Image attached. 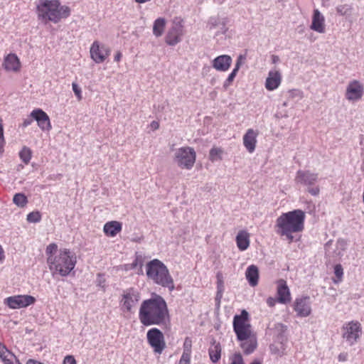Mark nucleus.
<instances>
[{"label": "nucleus", "mask_w": 364, "mask_h": 364, "mask_svg": "<svg viewBox=\"0 0 364 364\" xmlns=\"http://www.w3.org/2000/svg\"><path fill=\"white\" fill-rule=\"evenodd\" d=\"M27 220L29 223H38L41 219V215L38 211L31 212L27 215Z\"/></svg>", "instance_id": "a19ab883"}, {"label": "nucleus", "mask_w": 364, "mask_h": 364, "mask_svg": "<svg viewBox=\"0 0 364 364\" xmlns=\"http://www.w3.org/2000/svg\"><path fill=\"white\" fill-rule=\"evenodd\" d=\"M334 274L339 279H341L343 272L341 264H336L334 267Z\"/></svg>", "instance_id": "de8ad7c7"}, {"label": "nucleus", "mask_w": 364, "mask_h": 364, "mask_svg": "<svg viewBox=\"0 0 364 364\" xmlns=\"http://www.w3.org/2000/svg\"><path fill=\"white\" fill-rule=\"evenodd\" d=\"M287 342L275 340L269 346L272 354L278 357H282L287 354Z\"/></svg>", "instance_id": "a878e982"}, {"label": "nucleus", "mask_w": 364, "mask_h": 364, "mask_svg": "<svg viewBox=\"0 0 364 364\" xmlns=\"http://www.w3.org/2000/svg\"><path fill=\"white\" fill-rule=\"evenodd\" d=\"M144 264V257L143 255L139 252H136L135 254V258L131 265V269H135L136 267H139L140 268L142 267Z\"/></svg>", "instance_id": "58836bf2"}, {"label": "nucleus", "mask_w": 364, "mask_h": 364, "mask_svg": "<svg viewBox=\"0 0 364 364\" xmlns=\"http://www.w3.org/2000/svg\"><path fill=\"white\" fill-rule=\"evenodd\" d=\"M19 156L26 164H28L31 159V149L28 147H23L19 153Z\"/></svg>", "instance_id": "e433bc0d"}, {"label": "nucleus", "mask_w": 364, "mask_h": 364, "mask_svg": "<svg viewBox=\"0 0 364 364\" xmlns=\"http://www.w3.org/2000/svg\"><path fill=\"white\" fill-rule=\"evenodd\" d=\"M277 302H278L277 299L273 297H268L267 299V304L269 307L274 306Z\"/></svg>", "instance_id": "603ef678"}, {"label": "nucleus", "mask_w": 364, "mask_h": 364, "mask_svg": "<svg viewBox=\"0 0 364 364\" xmlns=\"http://www.w3.org/2000/svg\"><path fill=\"white\" fill-rule=\"evenodd\" d=\"M140 298L141 295L139 291L134 287L123 290L120 299L122 311L126 313H132L133 309L137 306Z\"/></svg>", "instance_id": "1a4fd4ad"}, {"label": "nucleus", "mask_w": 364, "mask_h": 364, "mask_svg": "<svg viewBox=\"0 0 364 364\" xmlns=\"http://www.w3.org/2000/svg\"><path fill=\"white\" fill-rule=\"evenodd\" d=\"M178 364H191V359L180 358Z\"/></svg>", "instance_id": "4d7b16f0"}, {"label": "nucleus", "mask_w": 364, "mask_h": 364, "mask_svg": "<svg viewBox=\"0 0 364 364\" xmlns=\"http://www.w3.org/2000/svg\"><path fill=\"white\" fill-rule=\"evenodd\" d=\"M97 285L102 287L105 290V279L102 275L99 274L97 278Z\"/></svg>", "instance_id": "09e8293b"}, {"label": "nucleus", "mask_w": 364, "mask_h": 364, "mask_svg": "<svg viewBox=\"0 0 364 364\" xmlns=\"http://www.w3.org/2000/svg\"><path fill=\"white\" fill-rule=\"evenodd\" d=\"M287 330V326L277 323L274 325V333L275 335V340L287 342V337L286 336V332Z\"/></svg>", "instance_id": "7c9ffc66"}, {"label": "nucleus", "mask_w": 364, "mask_h": 364, "mask_svg": "<svg viewBox=\"0 0 364 364\" xmlns=\"http://www.w3.org/2000/svg\"><path fill=\"white\" fill-rule=\"evenodd\" d=\"M47 263L53 274H58L62 277H66L74 269L77 257L75 253L69 249H60L55 255L47 257Z\"/></svg>", "instance_id": "20e7f679"}, {"label": "nucleus", "mask_w": 364, "mask_h": 364, "mask_svg": "<svg viewBox=\"0 0 364 364\" xmlns=\"http://www.w3.org/2000/svg\"><path fill=\"white\" fill-rule=\"evenodd\" d=\"M232 58L228 55H221L212 61V66L216 70L225 72L229 70L232 64Z\"/></svg>", "instance_id": "aec40b11"}, {"label": "nucleus", "mask_w": 364, "mask_h": 364, "mask_svg": "<svg viewBox=\"0 0 364 364\" xmlns=\"http://www.w3.org/2000/svg\"><path fill=\"white\" fill-rule=\"evenodd\" d=\"M0 358L4 364H21L15 355L1 343H0Z\"/></svg>", "instance_id": "393cba45"}, {"label": "nucleus", "mask_w": 364, "mask_h": 364, "mask_svg": "<svg viewBox=\"0 0 364 364\" xmlns=\"http://www.w3.org/2000/svg\"><path fill=\"white\" fill-rule=\"evenodd\" d=\"M364 93V87L361 82L358 80L350 82L346 87V98L352 102L360 100Z\"/></svg>", "instance_id": "4468645a"}, {"label": "nucleus", "mask_w": 364, "mask_h": 364, "mask_svg": "<svg viewBox=\"0 0 364 364\" xmlns=\"http://www.w3.org/2000/svg\"><path fill=\"white\" fill-rule=\"evenodd\" d=\"M217 278V297H221L222 293L224 290V282H223V277L220 272H218L216 274Z\"/></svg>", "instance_id": "4c0bfd02"}, {"label": "nucleus", "mask_w": 364, "mask_h": 364, "mask_svg": "<svg viewBox=\"0 0 364 364\" xmlns=\"http://www.w3.org/2000/svg\"><path fill=\"white\" fill-rule=\"evenodd\" d=\"M33 119H34L32 118L31 116L25 119L23 122L22 127H26L29 126L33 122Z\"/></svg>", "instance_id": "864d4df0"}, {"label": "nucleus", "mask_w": 364, "mask_h": 364, "mask_svg": "<svg viewBox=\"0 0 364 364\" xmlns=\"http://www.w3.org/2000/svg\"><path fill=\"white\" fill-rule=\"evenodd\" d=\"M230 364H245L242 355L240 353H235L230 356Z\"/></svg>", "instance_id": "ea45409f"}, {"label": "nucleus", "mask_w": 364, "mask_h": 364, "mask_svg": "<svg viewBox=\"0 0 364 364\" xmlns=\"http://www.w3.org/2000/svg\"><path fill=\"white\" fill-rule=\"evenodd\" d=\"M304 220L305 213L301 210L284 213L275 221L274 232L290 244L295 240V235L304 230Z\"/></svg>", "instance_id": "f257e3e1"}, {"label": "nucleus", "mask_w": 364, "mask_h": 364, "mask_svg": "<svg viewBox=\"0 0 364 364\" xmlns=\"http://www.w3.org/2000/svg\"><path fill=\"white\" fill-rule=\"evenodd\" d=\"M222 347L219 342L213 338L208 348V355L213 363H217L221 358Z\"/></svg>", "instance_id": "b1692460"}, {"label": "nucleus", "mask_w": 364, "mask_h": 364, "mask_svg": "<svg viewBox=\"0 0 364 364\" xmlns=\"http://www.w3.org/2000/svg\"><path fill=\"white\" fill-rule=\"evenodd\" d=\"M308 192L312 196H317L320 192V189L318 186H311L308 187Z\"/></svg>", "instance_id": "8fccbe9b"}, {"label": "nucleus", "mask_w": 364, "mask_h": 364, "mask_svg": "<svg viewBox=\"0 0 364 364\" xmlns=\"http://www.w3.org/2000/svg\"><path fill=\"white\" fill-rule=\"evenodd\" d=\"M282 74L279 70H272L265 80V87L269 91L276 90L281 84Z\"/></svg>", "instance_id": "6ab92c4d"}, {"label": "nucleus", "mask_w": 364, "mask_h": 364, "mask_svg": "<svg viewBox=\"0 0 364 364\" xmlns=\"http://www.w3.org/2000/svg\"><path fill=\"white\" fill-rule=\"evenodd\" d=\"M244 60H245V57L243 55H239L237 59V61H236V63L235 65V68H233V70L238 72L241 65L244 63Z\"/></svg>", "instance_id": "49530a36"}, {"label": "nucleus", "mask_w": 364, "mask_h": 364, "mask_svg": "<svg viewBox=\"0 0 364 364\" xmlns=\"http://www.w3.org/2000/svg\"><path fill=\"white\" fill-rule=\"evenodd\" d=\"M73 90L78 99V100H80L82 99V91L81 88L78 86V85L75 82H73L72 84Z\"/></svg>", "instance_id": "a18cd8bd"}, {"label": "nucleus", "mask_w": 364, "mask_h": 364, "mask_svg": "<svg viewBox=\"0 0 364 364\" xmlns=\"http://www.w3.org/2000/svg\"><path fill=\"white\" fill-rule=\"evenodd\" d=\"M166 26V20L164 18H156L153 25V33L156 37H160L164 33Z\"/></svg>", "instance_id": "2f4dec72"}, {"label": "nucleus", "mask_w": 364, "mask_h": 364, "mask_svg": "<svg viewBox=\"0 0 364 364\" xmlns=\"http://www.w3.org/2000/svg\"><path fill=\"white\" fill-rule=\"evenodd\" d=\"M150 127L153 130H156L159 128V124L156 121H153L151 122Z\"/></svg>", "instance_id": "6e6d98bb"}, {"label": "nucleus", "mask_w": 364, "mask_h": 364, "mask_svg": "<svg viewBox=\"0 0 364 364\" xmlns=\"http://www.w3.org/2000/svg\"><path fill=\"white\" fill-rule=\"evenodd\" d=\"M237 73L238 72L232 70V72L229 74L228 77L223 83V88L225 90H226L232 84Z\"/></svg>", "instance_id": "79ce46f5"}, {"label": "nucleus", "mask_w": 364, "mask_h": 364, "mask_svg": "<svg viewBox=\"0 0 364 364\" xmlns=\"http://www.w3.org/2000/svg\"><path fill=\"white\" fill-rule=\"evenodd\" d=\"M196 159V153L190 146L181 147L176 150L173 161L181 168L190 170L193 168Z\"/></svg>", "instance_id": "0eeeda50"}, {"label": "nucleus", "mask_w": 364, "mask_h": 364, "mask_svg": "<svg viewBox=\"0 0 364 364\" xmlns=\"http://www.w3.org/2000/svg\"><path fill=\"white\" fill-rule=\"evenodd\" d=\"M348 354L346 353H341L338 355V359L340 362H345L347 360Z\"/></svg>", "instance_id": "5fc2aeb1"}, {"label": "nucleus", "mask_w": 364, "mask_h": 364, "mask_svg": "<svg viewBox=\"0 0 364 364\" xmlns=\"http://www.w3.org/2000/svg\"><path fill=\"white\" fill-rule=\"evenodd\" d=\"M31 117L38 123V126L43 131L51 129L50 121L48 115L41 109H35L31 112Z\"/></svg>", "instance_id": "dca6fc26"}, {"label": "nucleus", "mask_w": 364, "mask_h": 364, "mask_svg": "<svg viewBox=\"0 0 364 364\" xmlns=\"http://www.w3.org/2000/svg\"><path fill=\"white\" fill-rule=\"evenodd\" d=\"M257 135V131L248 129L243 136V145L250 153L255 150Z\"/></svg>", "instance_id": "4be33fe9"}, {"label": "nucleus", "mask_w": 364, "mask_h": 364, "mask_svg": "<svg viewBox=\"0 0 364 364\" xmlns=\"http://www.w3.org/2000/svg\"><path fill=\"white\" fill-rule=\"evenodd\" d=\"M148 343L155 353L161 354L166 348V342L163 333L156 328L149 329L146 333Z\"/></svg>", "instance_id": "9d476101"}, {"label": "nucleus", "mask_w": 364, "mask_h": 364, "mask_svg": "<svg viewBox=\"0 0 364 364\" xmlns=\"http://www.w3.org/2000/svg\"><path fill=\"white\" fill-rule=\"evenodd\" d=\"M293 307L297 316L307 317L311 313L310 297L306 296L296 298Z\"/></svg>", "instance_id": "2eb2a0df"}, {"label": "nucleus", "mask_w": 364, "mask_h": 364, "mask_svg": "<svg viewBox=\"0 0 364 364\" xmlns=\"http://www.w3.org/2000/svg\"><path fill=\"white\" fill-rule=\"evenodd\" d=\"M310 28L311 30L319 33H323L325 32V18L318 9L314 10L312 22Z\"/></svg>", "instance_id": "5701e85b"}, {"label": "nucleus", "mask_w": 364, "mask_h": 364, "mask_svg": "<svg viewBox=\"0 0 364 364\" xmlns=\"http://www.w3.org/2000/svg\"><path fill=\"white\" fill-rule=\"evenodd\" d=\"M2 66L6 71L18 72L21 68V62L16 54L10 53L5 56Z\"/></svg>", "instance_id": "412c9836"}, {"label": "nucleus", "mask_w": 364, "mask_h": 364, "mask_svg": "<svg viewBox=\"0 0 364 364\" xmlns=\"http://www.w3.org/2000/svg\"><path fill=\"white\" fill-rule=\"evenodd\" d=\"M139 318L144 326L161 325L168 319V311L165 300L155 295L144 300L140 306Z\"/></svg>", "instance_id": "f03ea898"}, {"label": "nucleus", "mask_w": 364, "mask_h": 364, "mask_svg": "<svg viewBox=\"0 0 364 364\" xmlns=\"http://www.w3.org/2000/svg\"><path fill=\"white\" fill-rule=\"evenodd\" d=\"M223 151L220 148L213 147L210 150L209 159L212 161H220L222 159Z\"/></svg>", "instance_id": "473e14b6"}, {"label": "nucleus", "mask_w": 364, "mask_h": 364, "mask_svg": "<svg viewBox=\"0 0 364 364\" xmlns=\"http://www.w3.org/2000/svg\"><path fill=\"white\" fill-rule=\"evenodd\" d=\"M277 294L279 303L286 304L291 301V293L285 280L279 279L277 282Z\"/></svg>", "instance_id": "f3484780"}, {"label": "nucleus", "mask_w": 364, "mask_h": 364, "mask_svg": "<svg viewBox=\"0 0 364 364\" xmlns=\"http://www.w3.org/2000/svg\"><path fill=\"white\" fill-rule=\"evenodd\" d=\"M341 331L345 342L353 346L358 342L362 336V326L358 321H351L343 324Z\"/></svg>", "instance_id": "6e6552de"}, {"label": "nucleus", "mask_w": 364, "mask_h": 364, "mask_svg": "<svg viewBox=\"0 0 364 364\" xmlns=\"http://www.w3.org/2000/svg\"><path fill=\"white\" fill-rule=\"evenodd\" d=\"M13 202L17 206L23 208L24 207L27 203L28 199L26 196L23 193H16L13 198Z\"/></svg>", "instance_id": "72a5a7b5"}, {"label": "nucleus", "mask_w": 364, "mask_h": 364, "mask_svg": "<svg viewBox=\"0 0 364 364\" xmlns=\"http://www.w3.org/2000/svg\"><path fill=\"white\" fill-rule=\"evenodd\" d=\"M63 364H76V360L73 355H67L64 358Z\"/></svg>", "instance_id": "3c124183"}, {"label": "nucleus", "mask_w": 364, "mask_h": 364, "mask_svg": "<svg viewBox=\"0 0 364 364\" xmlns=\"http://www.w3.org/2000/svg\"><path fill=\"white\" fill-rule=\"evenodd\" d=\"M236 243L240 250H246L250 246V234L245 230L240 231L236 236Z\"/></svg>", "instance_id": "bb28decb"}, {"label": "nucleus", "mask_w": 364, "mask_h": 364, "mask_svg": "<svg viewBox=\"0 0 364 364\" xmlns=\"http://www.w3.org/2000/svg\"><path fill=\"white\" fill-rule=\"evenodd\" d=\"M208 26L210 30L220 26V31L216 33L217 35L220 33L224 34L228 30L226 28V20L225 18L220 19L217 17H211L208 21Z\"/></svg>", "instance_id": "c756f323"}, {"label": "nucleus", "mask_w": 364, "mask_h": 364, "mask_svg": "<svg viewBox=\"0 0 364 364\" xmlns=\"http://www.w3.org/2000/svg\"><path fill=\"white\" fill-rule=\"evenodd\" d=\"M250 364H262L261 362L258 360H253Z\"/></svg>", "instance_id": "e2e57ef3"}, {"label": "nucleus", "mask_w": 364, "mask_h": 364, "mask_svg": "<svg viewBox=\"0 0 364 364\" xmlns=\"http://www.w3.org/2000/svg\"><path fill=\"white\" fill-rule=\"evenodd\" d=\"M288 93H289V97L291 99H294L296 97H298L299 99H301L303 97V92L299 90H296V89L291 90L289 91Z\"/></svg>", "instance_id": "c03bdc74"}, {"label": "nucleus", "mask_w": 364, "mask_h": 364, "mask_svg": "<svg viewBox=\"0 0 364 364\" xmlns=\"http://www.w3.org/2000/svg\"><path fill=\"white\" fill-rule=\"evenodd\" d=\"M37 12L38 19L45 23L52 21L56 23L70 15V8L60 6L58 0H39Z\"/></svg>", "instance_id": "39448f33"}, {"label": "nucleus", "mask_w": 364, "mask_h": 364, "mask_svg": "<svg viewBox=\"0 0 364 364\" xmlns=\"http://www.w3.org/2000/svg\"><path fill=\"white\" fill-rule=\"evenodd\" d=\"M36 299L30 295H16L7 297L4 299V304L11 309H21L33 304Z\"/></svg>", "instance_id": "9b49d317"}, {"label": "nucleus", "mask_w": 364, "mask_h": 364, "mask_svg": "<svg viewBox=\"0 0 364 364\" xmlns=\"http://www.w3.org/2000/svg\"><path fill=\"white\" fill-rule=\"evenodd\" d=\"M122 56V55L121 52H119V51L117 52V53L114 55V60L117 62H119L121 60Z\"/></svg>", "instance_id": "13d9d810"}, {"label": "nucleus", "mask_w": 364, "mask_h": 364, "mask_svg": "<svg viewBox=\"0 0 364 364\" xmlns=\"http://www.w3.org/2000/svg\"><path fill=\"white\" fill-rule=\"evenodd\" d=\"M58 251L57 245L55 243H51L47 246L46 253L48 257H49L52 255H55Z\"/></svg>", "instance_id": "37998d69"}, {"label": "nucleus", "mask_w": 364, "mask_h": 364, "mask_svg": "<svg viewBox=\"0 0 364 364\" xmlns=\"http://www.w3.org/2000/svg\"><path fill=\"white\" fill-rule=\"evenodd\" d=\"M90 53L91 58L96 63H102L109 55L110 50L104 44L95 41L90 47Z\"/></svg>", "instance_id": "ddd939ff"}, {"label": "nucleus", "mask_w": 364, "mask_h": 364, "mask_svg": "<svg viewBox=\"0 0 364 364\" xmlns=\"http://www.w3.org/2000/svg\"><path fill=\"white\" fill-rule=\"evenodd\" d=\"M279 58L277 55H272V62L273 63H277L279 62Z\"/></svg>", "instance_id": "680f3d73"}, {"label": "nucleus", "mask_w": 364, "mask_h": 364, "mask_svg": "<svg viewBox=\"0 0 364 364\" xmlns=\"http://www.w3.org/2000/svg\"><path fill=\"white\" fill-rule=\"evenodd\" d=\"M338 244L339 245H341V247H342L343 250H345L346 248V243L344 240H338Z\"/></svg>", "instance_id": "bf43d9fd"}, {"label": "nucleus", "mask_w": 364, "mask_h": 364, "mask_svg": "<svg viewBox=\"0 0 364 364\" xmlns=\"http://www.w3.org/2000/svg\"><path fill=\"white\" fill-rule=\"evenodd\" d=\"M318 180V174L309 171L299 170L296 173L295 181L296 183H301L304 186H314Z\"/></svg>", "instance_id": "a211bd4d"}, {"label": "nucleus", "mask_w": 364, "mask_h": 364, "mask_svg": "<svg viewBox=\"0 0 364 364\" xmlns=\"http://www.w3.org/2000/svg\"><path fill=\"white\" fill-rule=\"evenodd\" d=\"M4 258V250L1 247V246L0 245V262L2 261Z\"/></svg>", "instance_id": "052dcab7"}, {"label": "nucleus", "mask_w": 364, "mask_h": 364, "mask_svg": "<svg viewBox=\"0 0 364 364\" xmlns=\"http://www.w3.org/2000/svg\"><path fill=\"white\" fill-rule=\"evenodd\" d=\"M183 36V26L180 21H173L165 36V42L174 46L182 41Z\"/></svg>", "instance_id": "f8f14e48"}, {"label": "nucleus", "mask_w": 364, "mask_h": 364, "mask_svg": "<svg viewBox=\"0 0 364 364\" xmlns=\"http://www.w3.org/2000/svg\"><path fill=\"white\" fill-rule=\"evenodd\" d=\"M104 232L107 236L114 237L122 230V223L118 221H110L105 224Z\"/></svg>", "instance_id": "c85d7f7f"}, {"label": "nucleus", "mask_w": 364, "mask_h": 364, "mask_svg": "<svg viewBox=\"0 0 364 364\" xmlns=\"http://www.w3.org/2000/svg\"><path fill=\"white\" fill-rule=\"evenodd\" d=\"M246 279L251 287H255L258 284L259 270L255 265H250L245 272Z\"/></svg>", "instance_id": "cd10ccee"}, {"label": "nucleus", "mask_w": 364, "mask_h": 364, "mask_svg": "<svg viewBox=\"0 0 364 364\" xmlns=\"http://www.w3.org/2000/svg\"><path fill=\"white\" fill-rule=\"evenodd\" d=\"M191 341L186 338L183 343V351L181 358L191 359Z\"/></svg>", "instance_id": "c9c22d12"}, {"label": "nucleus", "mask_w": 364, "mask_h": 364, "mask_svg": "<svg viewBox=\"0 0 364 364\" xmlns=\"http://www.w3.org/2000/svg\"><path fill=\"white\" fill-rule=\"evenodd\" d=\"M232 324L233 330L237 340L240 341V346L244 354L247 355L252 354L257 347V340L249 322L248 312L242 310L240 315H235Z\"/></svg>", "instance_id": "7ed1b4c3"}, {"label": "nucleus", "mask_w": 364, "mask_h": 364, "mask_svg": "<svg viewBox=\"0 0 364 364\" xmlns=\"http://www.w3.org/2000/svg\"><path fill=\"white\" fill-rule=\"evenodd\" d=\"M336 12L340 16H350L353 11V7L349 4H341L336 7Z\"/></svg>", "instance_id": "f704fd0d"}, {"label": "nucleus", "mask_w": 364, "mask_h": 364, "mask_svg": "<svg viewBox=\"0 0 364 364\" xmlns=\"http://www.w3.org/2000/svg\"><path fill=\"white\" fill-rule=\"evenodd\" d=\"M147 278L153 283L168 288L172 291L175 289L174 282L167 267L159 259H154L146 265Z\"/></svg>", "instance_id": "423d86ee"}]
</instances>
